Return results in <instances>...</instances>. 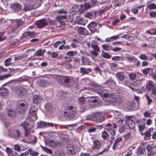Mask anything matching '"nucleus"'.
Here are the masks:
<instances>
[{"label":"nucleus","instance_id":"1a4fd4ad","mask_svg":"<svg viewBox=\"0 0 156 156\" xmlns=\"http://www.w3.org/2000/svg\"><path fill=\"white\" fill-rule=\"evenodd\" d=\"M146 88L148 91L151 90L152 94L154 95H156V86L154 85L152 82H149L146 85Z\"/></svg>","mask_w":156,"mask_h":156},{"label":"nucleus","instance_id":"4c0bfd02","mask_svg":"<svg viewBox=\"0 0 156 156\" xmlns=\"http://www.w3.org/2000/svg\"><path fill=\"white\" fill-rule=\"evenodd\" d=\"M91 47L94 50V51H98V52H100V49L98 46L97 44L95 43H92L91 45Z\"/></svg>","mask_w":156,"mask_h":156},{"label":"nucleus","instance_id":"6ab92c4d","mask_svg":"<svg viewBox=\"0 0 156 156\" xmlns=\"http://www.w3.org/2000/svg\"><path fill=\"white\" fill-rule=\"evenodd\" d=\"M101 147V144L99 141L95 140L94 141L92 148L94 150L99 149Z\"/></svg>","mask_w":156,"mask_h":156},{"label":"nucleus","instance_id":"39448f33","mask_svg":"<svg viewBox=\"0 0 156 156\" xmlns=\"http://www.w3.org/2000/svg\"><path fill=\"white\" fill-rule=\"evenodd\" d=\"M105 126L107 127L106 129L109 133L111 136V139L114 140L115 139L114 136L115 135L116 133L115 129L116 128V125L113 123L112 124L107 123Z\"/></svg>","mask_w":156,"mask_h":156},{"label":"nucleus","instance_id":"20e7f679","mask_svg":"<svg viewBox=\"0 0 156 156\" xmlns=\"http://www.w3.org/2000/svg\"><path fill=\"white\" fill-rule=\"evenodd\" d=\"M62 83L67 87H70L73 85L75 81L72 77L63 76L60 78Z\"/></svg>","mask_w":156,"mask_h":156},{"label":"nucleus","instance_id":"cd10ccee","mask_svg":"<svg viewBox=\"0 0 156 156\" xmlns=\"http://www.w3.org/2000/svg\"><path fill=\"white\" fill-rule=\"evenodd\" d=\"M116 76L118 80L121 81H123L125 78L124 73H118L116 74Z\"/></svg>","mask_w":156,"mask_h":156},{"label":"nucleus","instance_id":"a19ab883","mask_svg":"<svg viewBox=\"0 0 156 156\" xmlns=\"http://www.w3.org/2000/svg\"><path fill=\"white\" fill-rule=\"evenodd\" d=\"M77 54V52L75 51H70L66 53V54L67 55L71 57L75 56Z\"/></svg>","mask_w":156,"mask_h":156},{"label":"nucleus","instance_id":"680f3d73","mask_svg":"<svg viewBox=\"0 0 156 156\" xmlns=\"http://www.w3.org/2000/svg\"><path fill=\"white\" fill-rule=\"evenodd\" d=\"M45 107L46 109L48 110L51 111L53 110L52 106L51 104L49 103H48L46 104Z\"/></svg>","mask_w":156,"mask_h":156},{"label":"nucleus","instance_id":"f704fd0d","mask_svg":"<svg viewBox=\"0 0 156 156\" xmlns=\"http://www.w3.org/2000/svg\"><path fill=\"white\" fill-rule=\"evenodd\" d=\"M40 147L44 151L50 154H52V151L50 149L46 147H43L41 145H40Z\"/></svg>","mask_w":156,"mask_h":156},{"label":"nucleus","instance_id":"a211bd4d","mask_svg":"<svg viewBox=\"0 0 156 156\" xmlns=\"http://www.w3.org/2000/svg\"><path fill=\"white\" fill-rule=\"evenodd\" d=\"M102 112H95L91 114L90 115H88V118L90 119L92 118H95L96 119H97L101 115Z\"/></svg>","mask_w":156,"mask_h":156},{"label":"nucleus","instance_id":"052dcab7","mask_svg":"<svg viewBox=\"0 0 156 156\" xmlns=\"http://www.w3.org/2000/svg\"><path fill=\"white\" fill-rule=\"evenodd\" d=\"M139 58L141 60H146L148 59L147 56L145 54H142L139 56Z\"/></svg>","mask_w":156,"mask_h":156},{"label":"nucleus","instance_id":"aec40b11","mask_svg":"<svg viewBox=\"0 0 156 156\" xmlns=\"http://www.w3.org/2000/svg\"><path fill=\"white\" fill-rule=\"evenodd\" d=\"M153 69L151 68H146L143 70V73L146 75L149 73L150 76H151L153 74Z\"/></svg>","mask_w":156,"mask_h":156},{"label":"nucleus","instance_id":"2f4dec72","mask_svg":"<svg viewBox=\"0 0 156 156\" xmlns=\"http://www.w3.org/2000/svg\"><path fill=\"white\" fill-rule=\"evenodd\" d=\"M125 0H116L115 2V6H120L123 5Z\"/></svg>","mask_w":156,"mask_h":156},{"label":"nucleus","instance_id":"8fccbe9b","mask_svg":"<svg viewBox=\"0 0 156 156\" xmlns=\"http://www.w3.org/2000/svg\"><path fill=\"white\" fill-rule=\"evenodd\" d=\"M34 9L33 6L27 5L25 6L23 9V10L24 11L31 10Z\"/></svg>","mask_w":156,"mask_h":156},{"label":"nucleus","instance_id":"ddd939ff","mask_svg":"<svg viewBox=\"0 0 156 156\" xmlns=\"http://www.w3.org/2000/svg\"><path fill=\"white\" fill-rule=\"evenodd\" d=\"M16 94L20 96H22L27 93L26 89L22 87L19 86L16 88Z\"/></svg>","mask_w":156,"mask_h":156},{"label":"nucleus","instance_id":"423d86ee","mask_svg":"<svg viewBox=\"0 0 156 156\" xmlns=\"http://www.w3.org/2000/svg\"><path fill=\"white\" fill-rule=\"evenodd\" d=\"M23 22L20 20H17L13 22L10 26L9 27L8 29L10 33L13 32L16 29L18 28L20 26L22 25Z\"/></svg>","mask_w":156,"mask_h":156},{"label":"nucleus","instance_id":"72a5a7b5","mask_svg":"<svg viewBox=\"0 0 156 156\" xmlns=\"http://www.w3.org/2000/svg\"><path fill=\"white\" fill-rule=\"evenodd\" d=\"M86 29L84 27H80L77 30V32L80 34L84 35Z\"/></svg>","mask_w":156,"mask_h":156},{"label":"nucleus","instance_id":"412c9836","mask_svg":"<svg viewBox=\"0 0 156 156\" xmlns=\"http://www.w3.org/2000/svg\"><path fill=\"white\" fill-rule=\"evenodd\" d=\"M29 113L30 116L33 120H36L37 119V117L35 110H32V109H30Z\"/></svg>","mask_w":156,"mask_h":156},{"label":"nucleus","instance_id":"4be33fe9","mask_svg":"<svg viewBox=\"0 0 156 156\" xmlns=\"http://www.w3.org/2000/svg\"><path fill=\"white\" fill-rule=\"evenodd\" d=\"M54 125L52 123L46 122L43 121H41L39 123V126L41 128H43L49 126H53Z\"/></svg>","mask_w":156,"mask_h":156},{"label":"nucleus","instance_id":"5701e85b","mask_svg":"<svg viewBox=\"0 0 156 156\" xmlns=\"http://www.w3.org/2000/svg\"><path fill=\"white\" fill-rule=\"evenodd\" d=\"M41 97L38 95H34L33 97V102L35 104L39 103L41 101Z\"/></svg>","mask_w":156,"mask_h":156},{"label":"nucleus","instance_id":"5fc2aeb1","mask_svg":"<svg viewBox=\"0 0 156 156\" xmlns=\"http://www.w3.org/2000/svg\"><path fill=\"white\" fill-rule=\"evenodd\" d=\"M129 78L132 80H135L136 77V75L135 73H130L129 75Z\"/></svg>","mask_w":156,"mask_h":156},{"label":"nucleus","instance_id":"7ed1b4c3","mask_svg":"<svg viewBox=\"0 0 156 156\" xmlns=\"http://www.w3.org/2000/svg\"><path fill=\"white\" fill-rule=\"evenodd\" d=\"M100 94L101 97L106 98L105 100L109 105L112 104L116 101V98L115 96L108 95L104 90L102 92H100Z\"/></svg>","mask_w":156,"mask_h":156},{"label":"nucleus","instance_id":"ea45409f","mask_svg":"<svg viewBox=\"0 0 156 156\" xmlns=\"http://www.w3.org/2000/svg\"><path fill=\"white\" fill-rule=\"evenodd\" d=\"M67 17V16L66 15H60L59 16H57L56 17V20L57 21H59L62 20L63 19H66Z\"/></svg>","mask_w":156,"mask_h":156},{"label":"nucleus","instance_id":"f3484780","mask_svg":"<svg viewBox=\"0 0 156 156\" xmlns=\"http://www.w3.org/2000/svg\"><path fill=\"white\" fill-rule=\"evenodd\" d=\"M80 73L82 75H87L92 73L91 69L90 68H86L84 67H81L80 69Z\"/></svg>","mask_w":156,"mask_h":156},{"label":"nucleus","instance_id":"e2e57ef3","mask_svg":"<svg viewBox=\"0 0 156 156\" xmlns=\"http://www.w3.org/2000/svg\"><path fill=\"white\" fill-rule=\"evenodd\" d=\"M150 9H156V5L154 3H152L147 6Z\"/></svg>","mask_w":156,"mask_h":156},{"label":"nucleus","instance_id":"c9c22d12","mask_svg":"<svg viewBox=\"0 0 156 156\" xmlns=\"http://www.w3.org/2000/svg\"><path fill=\"white\" fill-rule=\"evenodd\" d=\"M146 32L150 35H156V29L155 28L152 29L147 30Z\"/></svg>","mask_w":156,"mask_h":156},{"label":"nucleus","instance_id":"6e6d98bb","mask_svg":"<svg viewBox=\"0 0 156 156\" xmlns=\"http://www.w3.org/2000/svg\"><path fill=\"white\" fill-rule=\"evenodd\" d=\"M138 126L140 132L142 131L146 128L145 123H143L141 125L140 124H139L138 125Z\"/></svg>","mask_w":156,"mask_h":156},{"label":"nucleus","instance_id":"4d7b16f0","mask_svg":"<svg viewBox=\"0 0 156 156\" xmlns=\"http://www.w3.org/2000/svg\"><path fill=\"white\" fill-rule=\"evenodd\" d=\"M105 120V118L104 117L101 115L97 119H96V121L97 122H102Z\"/></svg>","mask_w":156,"mask_h":156},{"label":"nucleus","instance_id":"0eeeda50","mask_svg":"<svg viewBox=\"0 0 156 156\" xmlns=\"http://www.w3.org/2000/svg\"><path fill=\"white\" fill-rule=\"evenodd\" d=\"M100 27V24L98 25V23L94 21L91 22L87 25L91 33H94L95 32H98V30Z\"/></svg>","mask_w":156,"mask_h":156},{"label":"nucleus","instance_id":"a18cd8bd","mask_svg":"<svg viewBox=\"0 0 156 156\" xmlns=\"http://www.w3.org/2000/svg\"><path fill=\"white\" fill-rule=\"evenodd\" d=\"M48 54L51 56V57L53 58H55L56 57L58 54L56 52H53L52 53L51 51H48Z\"/></svg>","mask_w":156,"mask_h":156},{"label":"nucleus","instance_id":"79ce46f5","mask_svg":"<svg viewBox=\"0 0 156 156\" xmlns=\"http://www.w3.org/2000/svg\"><path fill=\"white\" fill-rule=\"evenodd\" d=\"M88 2L92 7H94L98 3L97 0H90Z\"/></svg>","mask_w":156,"mask_h":156},{"label":"nucleus","instance_id":"dca6fc26","mask_svg":"<svg viewBox=\"0 0 156 156\" xmlns=\"http://www.w3.org/2000/svg\"><path fill=\"white\" fill-rule=\"evenodd\" d=\"M131 116H126L127 122L129 127L131 129H133L135 127V123L134 121L131 119Z\"/></svg>","mask_w":156,"mask_h":156},{"label":"nucleus","instance_id":"393cba45","mask_svg":"<svg viewBox=\"0 0 156 156\" xmlns=\"http://www.w3.org/2000/svg\"><path fill=\"white\" fill-rule=\"evenodd\" d=\"M80 5L82 11L92 7L88 2H86L85 1H84V4H81Z\"/></svg>","mask_w":156,"mask_h":156},{"label":"nucleus","instance_id":"9d476101","mask_svg":"<svg viewBox=\"0 0 156 156\" xmlns=\"http://www.w3.org/2000/svg\"><path fill=\"white\" fill-rule=\"evenodd\" d=\"M10 8L15 12H18L22 9L21 5L17 3L12 4L10 6Z\"/></svg>","mask_w":156,"mask_h":156},{"label":"nucleus","instance_id":"3c124183","mask_svg":"<svg viewBox=\"0 0 156 156\" xmlns=\"http://www.w3.org/2000/svg\"><path fill=\"white\" fill-rule=\"evenodd\" d=\"M48 143V145L52 147H54L57 145L56 143L53 140H49Z\"/></svg>","mask_w":156,"mask_h":156},{"label":"nucleus","instance_id":"338daca9","mask_svg":"<svg viewBox=\"0 0 156 156\" xmlns=\"http://www.w3.org/2000/svg\"><path fill=\"white\" fill-rule=\"evenodd\" d=\"M11 76L10 74H7L4 75V76H0V80H3Z\"/></svg>","mask_w":156,"mask_h":156},{"label":"nucleus","instance_id":"c03bdc74","mask_svg":"<svg viewBox=\"0 0 156 156\" xmlns=\"http://www.w3.org/2000/svg\"><path fill=\"white\" fill-rule=\"evenodd\" d=\"M109 136V134L105 131H104L101 134L102 137L104 140L107 139V137Z\"/></svg>","mask_w":156,"mask_h":156},{"label":"nucleus","instance_id":"603ef678","mask_svg":"<svg viewBox=\"0 0 156 156\" xmlns=\"http://www.w3.org/2000/svg\"><path fill=\"white\" fill-rule=\"evenodd\" d=\"M43 54V53L42 51L41 50H38L34 54V56L39 57L42 56Z\"/></svg>","mask_w":156,"mask_h":156},{"label":"nucleus","instance_id":"f8f14e48","mask_svg":"<svg viewBox=\"0 0 156 156\" xmlns=\"http://www.w3.org/2000/svg\"><path fill=\"white\" fill-rule=\"evenodd\" d=\"M80 11L81 12L83 11L82 10L81 5H75L71 9L70 13L72 15H73L75 14L76 13L79 12Z\"/></svg>","mask_w":156,"mask_h":156},{"label":"nucleus","instance_id":"473e14b6","mask_svg":"<svg viewBox=\"0 0 156 156\" xmlns=\"http://www.w3.org/2000/svg\"><path fill=\"white\" fill-rule=\"evenodd\" d=\"M30 49H28L26 51V53H27V55H23L21 56H20V57H15V60H18L19 59H22L23 58H25L27 57L28 55V53L29 52V51H30Z\"/></svg>","mask_w":156,"mask_h":156},{"label":"nucleus","instance_id":"c85d7f7f","mask_svg":"<svg viewBox=\"0 0 156 156\" xmlns=\"http://www.w3.org/2000/svg\"><path fill=\"white\" fill-rule=\"evenodd\" d=\"M146 148L148 152L147 154L148 156H151L154 154V152L152 151L153 148L151 146L148 145Z\"/></svg>","mask_w":156,"mask_h":156},{"label":"nucleus","instance_id":"a878e982","mask_svg":"<svg viewBox=\"0 0 156 156\" xmlns=\"http://www.w3.org/2000/svg\"><path fill=\"white\" fill-rule=\"evenodd\" d=\"M8 94V90L7 88L4 87L0 88V95L4 97L7 95Z\"/></svg>","mask_w":156,"mask_h":156},{"label":"nucleus","instance_id":"b1692460","mask_svg":"<svg viewBox=\"0 0 156 156\" xmlns=\"http://www.w3.org/2000/svg\"><path fill=\"white\" fill-rule=\"evenodd\" d=\"M80 60L82 62V64L83 65H90V62L89 61V58H87L85 56H81Z\"/></svg>","mask_w":156,"mask_h":156},{"label":"nucleus","instance_id":"bf43d9fd","mask_svg":"<svg viewBox=\"0 0 156 156\" xmlns=\"http://www.w3.org/2000/svg\"><path fill=\"white\" fill-rule=\"evenodd\" d=\"M48 23L49 24L53 25H57V22L56 20H51L49 18H48Z\"/></svg>","mask_w":156,"mask_h":156},{"label":"nucleus","instance_id":"bb28decb","mask_svg":"<svg viewBox=\"0 0 156 156\" xmlns=\"http://www.w3.org/2000/svg\"><path fill=\"white\" fill-rule=\"evenodd\" d=\"M89 98L87 100H86V103L89 104H94L97 102V100L96 99V98L95 97H88Z\"/></svg>","mask_w":156,"mask_h":156},{"label":"nucleus","instance_id":"4468645a","mask_svg":"<svg viewBox=\"0 0 156 156\" xmlns=\"http://www.w3.org/2000/svg\"><path fill=\"white\" fill-rule=\"evenodd\" d=\"M122 84L125 86L129 87L130 89H132L133 91L136 92H142V91L139 89H135L130 86V83L129 80H126L123 81L122 83Z\"/></svg>","mask_w":156,"mask_h":156},{"label":"nucleus","instance_id":"e433bc0d","mask_svg":"<svg viewBox=\"0 0 156 156\" xmlns=\"http://www.w3.org/2000/svg\"><path fill=\"white\" fill-rule=\"evenodd\" d=\"M85 102H86V100H85L84 98L82 97L79 98L78 99V104L80 105H83Z\"/></svg>","mask_w":156,"mask_h":156},{"label":"nucleus","instance_id":"58836bf2","mask_svg":"<svg viewBox=\"0 0 156 156\" xmlns=\"http://www.w3.org/2000/svg\"><path fill=\"white\" fill-rule=\"evenodd\" d=\"M27 143L26 142L20 144L21 150H24L27 149L29 147L27 145Z\"/></svg>","mask_w":156,"mask_h":156},{"label":"nucleus","instance_id":"49530a36","mask_svg":"<svg viewBox=\"0 0 156 156\" xmlns=\"http://www.w3.org/2000/svg\"><path fill=\"white\" fill-rule=\"evenodd\" d=\"M21 126L23 127L24 129L31 127L30 125L27 122H25L22 123Z\"/></svg>","mask_w":156,"mask_h":156},{"label":"nucleus","instance_id":"37998d69","mask_svg":"<svg viewBox=\"0 0 156 156\" xmlns=\"http://www.w3.org/2000/svg\"><path fill=\"white\" fill-rule=\"evenodd\" d=\"M111 8V7L108 6L107 7H106L104 9H103L101 10H100L98 12V15H101L104 12H105L106 11L108 10Z\"/></svg>","mask_w":156,"mask_h":156},{"label":"nucleus","instance_id":"0e129e2a","mask_svg":"<svg viewBox=\"0 0 156 156\" xmlns=\"http://www.w3.org/2000/svg\"><path fill=\"white\" fill-rule=\"evenodd\" d=\"M6 150L9 156H11L12 155V151L11 149L7 147L6 148Z\"/></svg>","mask_w":156,"mask_h":156},{"label":"nucleus","instance_id":"f03ea898","mask_svg":"<svg viewBox=\"0 0 156 156\" xmlns=\"http://www.w3.org/2000/svg\"><path fill=\"white\" fill-rule=\"evenodd\" d=\"M28 105L26 101L21 103L18 105L16 109V113L20 115L25 114L28 108Z\"/></svg>","mask_w":156,"mask_h":156},{"label":"nucleus","instance_id":"6e6552de","mask_svg":"<svg viewBox=\"0 0 156 156\" xmlns=\"http://www.w3.org/2000/svg\"><path fill=\"white\" fill-rule=\"evenodd\" d=\"M34 24L37 26L38 28H42L48 25V22L45 18L37 20Z\"/></svg>","mask_w":156,"mask_h":156},{"label":"nucleus","instance_id":"9b49d317","mask_svg":"<svg viewBox=\"0 0 156 156\" xmlns=\"http://www.w3.org/2000/svg\"><path fill=\"white\" fill-rule=\"evenodd\" d=\"M26 137L29 140V141H27L24 139L21 140V141L27 143V144H31L33 145H34L37 143V138H36L35 136H33L31 135Z\"/></svg>","mask_w":156,"mask_h":156},{"label":"nucleus","instance_id":"864d4df0","mask_svg":"<svg viewBox=\"0 0 156 156\" xmlns=\"http://www.w3.org/2000/svg\"><path fill=\"white\" fill-rule=\"evenodd\" d=\"M25 130L24 135L26 137L27 136L31 135L30 133V131L31 130V127Z\"/></svg>","mask_w":156,"mask_h":156},{"label":"nucleus","instance_id":"7c9ffc66","mask_svg":"<svg viewBox=\"0 0 156 156\" xmlns=\"http://www.w3.org/2000/svg\"><path fill=\"white\" fill-rule=\"evenodd\" d=\"M144 134L145 135L144 138L145 140H148L150 139L151 135V132L147 131H146L144 133H141L142 135Z\"/></svg>","mask_w":156,"mask_h":156},{"label":"nucleus","instance_id":"de8ad7c7","mask_svg":"<svg viewBox=\"0 0 156 156\" xmlns=\"http://www.w3.org/2000/svg\"><path fill=\"white\" fill-rule=\"evenodd\" d=\"M7 113L8 116L10 117H12L14 116L15 114L14 112L11 109L8 110Z\"/></svg>","mask_w":156,"mask_h":156},{"label":"nucleus","instance_id":"69168bd1","mask_svg":"<svg viewBox=\"0 0 156 156\" xmlns=\"http://www.w3.org/2000/svg\"><path fill=\"white\" fill-rule=\"evenodd\" d=\"M57 12L59 14H64L65 15H66L68 13V12L66 11L63 9H62L58 11H56V12Z\"/></svg>","mask_w":156,"mask_h":156},{"label":"nucleus","instance_id":"774afa93","mask_svg":"<svg viewBox=\"0 0 156 156\" xmlns=\"http://www.w3.org/2000/svg\"><path fill=\"white\" fill-rule=\"evenodd\" d=\"M121 58V57L119 56H115L112 58V60L113 61H117L120 60V59Z\"/></svg>","mask_w":156,"mask_h":156},{"label":"nucleus","instance_id":"f257e3e1","mask_svg":"<svg viewBox=\"0 0 156 156\" xmlns=\"http://www.w3.org/2000/svg\"><path fill=\"white\" fill-rule=\"evenodd\" d=\"M76 113V108L73 106H70L67 107L66 111L64 112L63 116L67 120L71 119L74 117Z\"/></svg>","mask_w":156,"mask_h":156},{"label":"nucleus","instance_id":"2eb2a0df","mask_svg":"<svg viewBox=\"0 0 156 156\" xmlns=\"http://www.w3.org/2000/svg\"><path fill=\"white\" fill-rule=\"evenodd\" d=\"M35 33L34 32L27 31L24 33L20 38L23 39L27 37H35Z\"/></svg>","mask_w":156,"mask_h":156},{"label":"nucleus","instance_id":"c756f323","mask_svg":"<svg viewBox=\"0 0 156 156\" xmlns=\"http://www.w3.org/2000/svg\"><path fill=\"white\" fill-rule=\"evenodd\" d=\"M115 82L112 79H109L103 84V87H105L104 85L105 84H107L108 86L107 87H110L111 85L115 84Z\"/></svg>","mask_w":156,"mask_h":156},{"label":"nucleus","instance_id":"09e8293b","mask_svg":"<svg viewBox=\"0 0 156 156\" xmlns=\"http://www.w3.org/2000/svg\"><path fill=\"white\" fill-rule=\"evenodd\" d=\"M143 149L145 150L144 147H139L137 150V153L138 154H144V153L143 151Z\"/></svg>","mask_w":156,"mask_h":156},{"label":"nucleus","instance_id":"13d9d810","mask_svg":"<svg viewBox=\"0 0 156 156\" xmlns=\"http://www.w3.org/2000/svg\"><path fill=\"white\" fill-rule=\"evenodd\" d=\"M102 56L105 58L109 59L111 57V55L109 54L107 52H104L102 53Z\"/></svg>","mask_w":156,"mask_h":156}]
</instances>
